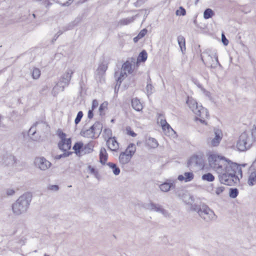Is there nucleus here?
Here are the masks:
<instances>
[{
	"label": "nucleus",
	"mask_w": 256,
	"mask_h": 256,
	"mask_svg": "<svg viewBox=\"0 0 256 256\" xmlns=\"http://www.w3.org/2000/svg\"><path fill=\"white\" fill-rule=\"evenodd\" d=\"M202 178V180L209 182H213L214 180V176L210 172L203 174Z\"/></svg>",
	"instance_id": "a19ab883"
},
{
	"label": "nucleus",
	"mask_w": 256,
	"mask_h": 256,
	"mask_svg": "<svg viewBox=\"0 0 256 256\" xmlns=\"http://www.w3.org/2000/svg\"><path fill=\"white\" fill-rule=\"evenodd\" d=\"M201 59L203 62L208 67L216 68L217 66L222 68L218 60V56L216 54H210L208 52H204L201 55Z\"/></svg>",
	"instance_id": "423d86ee"
},
{
	"label": "nucleus",
	"mask_w": 256,
	"mask_h": 256,
	"mask_svg": "<svg viewBox=\"0 0 256 256\" xmlns=\"http://www.w3.org/2000/svg\"><path fill=\"white\" fill-rule=\"evenodd\" d=\"M162 114H159V116L158 118V122L160 123L162 128H164V126L168 123L165 119H163L162 118Z\"/></svg>",
	"instance_id": "a18cd8bd"
},
{
	"label": "nucleus",
	"mask_w": 256,
	"mask_h": 256,
	"mask_svg": "<svg viewBox=\"0 0 256 256\" xmlns=\"http://www.w3.org/2000/svg\"><path fill=\"white\" fill-rule=\"evenodd\" d=\"M196 116V120H199L202 123L206 124L205 119L209 116L208 110L202 106H199L198 108H196L194 112Z\"/></svg>",
	"instance_id": "9d476101"
},
{
	"label": "nucleus",
	"mask_w": 256,
	"mask_h": 256,
	"mask_svg": "<svg viewBox=\"0 0 256 256\" xmlns=\"http://www.w3.org/2000/svg\"><path fill=\"white\" fill-rule=\"evenodd\" d=\"M74 72L72 70L68 69L61 76L59 83L62 84V91L64 90L66 86H68L69 85Z\"/></svg>",
	"instance_id": "9b49d317"
},
{
	"label": "nucleus",
	"mask_w": 256,
	"mask_h": 256,
	"mask_svg": "<svg viewBox=\"0 0 256 256\" xmlns=\"http://www.w3.org/2000/svg\"><path fill=\"white\" fill-rule=\"evenodd\" d=\"M194 176L192 172H186L184 175H179L178 179L180 181L184 180L185 182L191 181L194 178Z\"/></svg>",
	"instance_id": "412c9836"
},
{
	"label": "nucleus",
	"mask_w": 256,
	"mask_h": 256,
	"mask_svg": "<svg viewBox=\"0 0 256 256\" xmlns=\"http://www.w3.org/2000/svg\"><path fill=\"white\" fill-rule=\"evenodd\" d=\"M98 105V102L97 100H94L92 101V109L94 110Z\"/></svg>",
	"instance_id": "052dcab7"
},
{
	"label": "nucleus",
	"mask_w": 256,
	"mask_h": 256,
	"mask_svg": "<svg viewBox=\"0 0 256 256\" xmlns=\"http://www.w3.org/2000/svg\"><path fill=\"white\" fill-rule=\"evenodd\" d=\"M136 150V147L134 144H130L126 149L125 150V152L128 154L130 155L131 157L134 154Z\"/></svg>",
	"instance_id": "72a5a7b5"
},
{
	"label": "nucleus",
	"mask_w": 256,
	"mask_h": 256,
	"mask_svg": "<svg viewBox=\"0 0 256 256\" xmlns=\"http://www.w3.org/2000/svg\"><path fill=\"white\" fill-rule=\"evenodd\" d=\"M80 134L82 136L92 139H95L98 138V136H96V134L94 131V129L92 126L88 129L83 128L81 130Z\"/></svg>",
	"instance_id": "dca6fc26"
},
{
	"label": "nucleus",
	"mask_w": 256,
	"mask_h": 256,
	"mask_svg": "<svg viewBox=\"0 0 256 256\" xmlns=\"http://www.w3.org/2000/svg\"><path fill=\"white\" fill-rule=\"evenodd\" d=\"M81 21V19L80 18H76L73 22L70 23L66 26L62 28V30H60L57 32V35H58V36L62 34L64 32H66L68 30H70L72 29L75 26H76L79 22Z\"/></svg>",
	"instance_id": "2eb2a0df"
},
{
	"label": "nucleus",
	"mask_w": 256,
	"mask_h": 256,
	"mask_svg": "<svg viewBox=\"0 0 256 256\" xmlns=\"http://www.w3.org/2000/svg\"><path fill=\"white\" fill-rule=\"evenodd\" d=\"M72 140L70 138L66 140H65L60 141L58 144V148L64 152H67L71 148Z\"/></svg>",
	"instance_id": "f3484780"
},
{
	"label": "nucleus",
	"mask_w": 256,
	"mask_h": 256,
	"mask_svg": "<svg viewBox=\"0 0 256 256\" xmlns=\"http://www.w3.org/2000/svg\"><path fill=\"white\" fill-rule=\"evenodd\" d=\"M72 148L74 150V152L76 155L79 156L82 155L83 143L82 142H77L75 143Z\"/></svg>",
	"instance_id": "a878e982"
},
{
	"label": "nucleus",
	"mask_w": 256,
	"mask_h": 256,
	"mask_svg": "<svg viewBox=\"0 0 256 256\" xmlns=\"http://www.w3.org/2000/svg\"><path fill=\"white\" fill-rule=\"evenodd\" d=\"M214 15V12L210 8L206 9L204 12V19H209Z\"/></svg>",
	"instance_id": "c9c22d12"
},
{
	"label": "nucleus",
	"mask_w": 256,
	"mask_h": 256,
	"mask_svg": "<svg viewBox=\"0 0 256 256\" xmlns=\"http://www.w3.org/2000/svg\"><path fill=\"white\" fill-rule=\"evenodd\" d=\"M222 41L224 46H227L228 44V40L226 38L224 34H223L222 35Z\"/></svg>",
	"instance_id": "4d7b16f0"
},
{
	"label": "nucleus",
	"mask_w": 256,
	"mask_h": 256,
	"mask_svg": "<svg viewBox=\"0 0 256 256\" xmlns=\"http://www.w3.org/2000/svg\"><path fill=\"white\" fill-rule=\"evenodd\" d=\"M88 168L90 170V172L91 174H94L95 175H96L98 174V172L95 170L94 168L92 166H88Z\"/></svg>",
	"instance_id": "13d9d810"
},
{
	"label": "nucleus",
	"mask_w": 256,
	"mask_h": 256,
	"mask_svg": "<svg viewBox=\"0 0 256 256\" xmlns=\"http://www.w3.org/2000/svg\"><path fill=\"white\" fill-rule=\"evenodd\" d=\"M131 104L132 106L136 111L140 112L142 110V105L138 98H132L131 100Z\"/></svg>",
	"instance_id": "4be33fe9"
},
{
	"label": "nucleus",
	"mask_w": 256,
	"mask_h": 256,
	"mask_svg": "<svg viewBox=\"0 0 256 256\" xmlns=\"http://www.w3.org/2000/svg\"><path fill=\"white\" fill-rule=\"evenodd\" d=\"M191 210L196 212L199 216L206 222H210L216 220V216L214 212L206 205L202 206L192 205Z\"/></svg>",
	"instance_id": "39448f33"
},
{
	"label": "nucleus",
	"mask_w": 256,
	"mask_h": 256,
	"mask_svg": "<svg viewBox=\"0 0 256 256\" xmlns=\"http://www.w3.org/2000/svg\"><path fill=\"white\" fill-rule=\"evenodd\" d=\"M108 148L112 151H116L118 148V143L115 138H110L106 141Z\"/></svg>",
	"instance_id": "a211bd4d"
},
{
	"label": "nucleus",
	"mask_w": 256,
	"mask_h": 256,
	"mask_svg": "<svg viewBox=\"0 0 256 256\" xmlns=\"http://www.w3.org/2000/svg\"><path fill=\"white\" fill-rule=\"evenodd\" d=\"M234 171L235 172V174H236V172H238V174H240V176L242 177V171L240 168L239 166L238 165V168H234Z\"/></svg>",
	"instance_id": "e2e57ef3"
},
{
	"label": "nucleus",
	"mask_w": 256,
	"mask_h": 256,
	"mask_svg": "<svg viewBox=\"0 0 256 256\" xmlns=\"http://www.w3.org/2000/svg\"><path fill=\"white\" fill-rule=\"evenodd\" d=\"M254 141H256V129L252 130L250 134L244 132L239 136L236 148L239 151H245L252 146Z\"/></svg>",
	"instance_id": "7ed1b4c3"
},
{
	"label": "nucleus",
	"mask_w": 256,
	"mask_h": 256,
	"mask_svg": "<svg viewBox=\"0 0 256 256\" xmlns=\"http://www.w3.org/2000/svg\"><path fill=\"white\" fill-rule=\"evenodd\" d=\"M108 154L104 148H102L100 152V162L102 164H104L108 160Z\"/></svg>",
	"instance_id": "393cba45"
},
{
	"label": "nucleus",
	"mask_w": 256,
	"mask_h": 256,
	"mask_svg": "<svg viewBox=\"0 0 256 256\" xmlns=\"http://www.w3.org/2000/svg\"><path fill=\"white\" fill-rule=\"evenodd\" d=\"M225 188L224 186H220L216 188L215 192L217 195L221 194L224 190Z\"/></svg>",
	"instance_id": "864d4df0"
},
{
	"label": "nucleus",
	"mask_w": 256,
	"mask_h": 256,
	"mask_svg": "<svg viewBox=\"0 0 256 256\" xmlns=\"http://www.w3.org/2000/svg\"><path fill=\"white\" fill-rule=\"evenodd\" d=\"M83 116V113L82 111H80L78 112L76 117L74 120V122L76 124H78L81 120Z\"/></svg>",
	"instance_id": "09e8293b"
},
{
	"label": "nucleus",
	"mask_w": 256,
	"mask_h": 256,
	"mask_svg": "<svg viewBox=\"0 0 256 256\" xmlns=\"http://www.w3.org/2000/svg\"><path fill=\"white\" fill-rule=\"evenodd\" d=\"M34 164L36 166L42 170H46L50 168L51 163L44 157H38L34 160Z\"/></svg>",
	"instance_id": "f8f14e48"
},
{
	"label": "nucleus",
	"mask_w": 256,
	"mask_h": 256,
	"mask_svg": "<svg viewBox=\"0 0 256 256\" xmlns=\"http://www.w3.org/2000/svg\"><path fill=\"white\" fill-rule=\"evenodd\" d=\"M14 193H15V192L12 189H8L6 190V194L8 196H12V195L14 194Z\"/></svg>",
	"instance_id": "0e129e2a"
},
{
	"label": "nucleus",
	"mask_w": 256,
	"mask_h": 256,
	"mask_svg": "<svg viewBox=\"0 0 256 256\" xmlns=\"http://www.w3.org/2000/svg\"><path fill=\"white\" fill-rule=\"evenodd\" d=\"M148 58V54L145 50H142L139 54L138 58V62H144Z\"/></svg>",
	"instance_id": "e433bc0d"
},
{
	"label": "nucleus",
	"mask_w": 256,
	"mask_h": 256,
	"mask_svg": "<svg viewBox=\"0 0 256 256\" xmlns=\"http://www.w3.org/2000/svg\"><path fill=\"white\" fill-rule=\"evenodd\" d=\"M126 134L130 136H131L132 137H135L136 136V134L132 130L130 126H127L126 128Z\"/></svg>",
	"instance_id": "8fccbe9b"
},
{
	"label": "nucleus",
	"mask_w": 256,
	"mask_h": 256,
	"mask_svg": "<svg viewBox=\"0 0 256 256\" xmlns=\"http://www.w3.org/2000/svg\"><path fill=\"white\" fill-rule=\"evenodd\" d=\"M72 154V152H64L62 154L56 156H55V159H56V160H60L61 158H66V157Z\"/></svg>",
	"instance_id": "49530a36"
},
{
	"label": "nucleus",
	"mask_w": 256,
	"mask_h": 256,
	"mask_svg": "<svg viewBox=\"0 0 256 256\" xmlns=\"http://www.w3.org/2000/svg\"><path fill=\"white\" fill-rule=\"evenodd\" d=\"M178 45L180 48L182 53L184 54L186 51V41L184 38L182 36H178Z\"/></svg>",
	"instance_id": "c85d7f7f"
},
{
	"label": "nucleus",
	"mask_w": 256,
	"mask_h": 256,
	"mask_svg": "<svg viewBox=\"0 0 256 256\" xmlns=\"http://www.w3.org/2000/svg\"><path fill=\"white\" fill-rule=\"evenodd\" d=\"M250 171L251 172L248 178V184L250 186H252L256 184V160L250 167Z\"/></svg>",
	"instance_id": "4468645a"
},
{
	"label": "nucleus",
	"mask_w": 256,
	"mask_h": 256,
	"mask_svg": "<svg viewBox=\"0 0 256 256\" xmlns=\"http://www.w3.org/2000/svg\"><path fill=\"white\" fill-rule=\"evenodd\" d=\"M162 128L164 130H168L169 132L170 130H171L172 131H174L172 128L170 127V126L168 123L164 125V128Z\"/></svg>",
	"instance_id": "bf43d9fd"
},
{
	"label": "nucleus",
	"mask_w": 256,
	"mask_h": 256,
	"mask_svg": "<svg viewBox=\"0 0 256 256\" xmlns=\"http://www.w3.org/2000/svg\"><path fill=\"white\" fill-rule=\"evenodd\" d=\"M122 71L131 74L132 72V65L129 61L126 62L122 66Z\"/></svg>",
	"instance_id": "7c9ffc66"
},
{
	"label": "nucleus",
	"mask_w": 256,
	"mask_h": 256,
	"mask_svg": "<svg viewBox=\"0 0 256 256\" xmlns=\"http://www.w3.org/2000/svg\"><path fill=\"white\" fill-rule=\"evenodd\" d=\"M147 144L150 147L152 148H156L158 145L157 140L152 138H148L147 140Z\"/></svg>",
	"instance_id": "58836bf2"
},
{
	"label": "nucleus",
	"mask_w": 256,
	"mask_h": 256,
	"mask_svg": "<svg viewBox=\"0 0 256 256\" xmlns=\"http://www.w3.org/2000/svg\"><path fill=\"white\" fill-rule=\"evenodd\" d=\"M194 84L200 88L202 92H205L206 90L202 87V85L200 84L197 80L194 82Z\"/></svg>",
	"instance_id": "680f3d73"
},
{
	"label": "nucleus",
	"mask_w": 256,
	"mask_h": 256,
	"mask_svg": "<svg viewBox=\"0 0 256 256\" xmlns=\"http://www.w3.org/2000/svg\"><path fill=\"white\" fill-rule=\"evenodd\" d=\"M176 14L177 16H184L186 14V11L185 9L182 7L180 6L179 8V10H178L176 12Z\"/></svg>",
	"instance_id": "de8ad7c7"
},
{
	"label": "nucleus",
	"mask_w": 256,
	"mask_h": 256,
	"mask_svg": "<svg viewBox=\"0 0 256 256\" xmlns=\"http://www.w3.org/2000/svg\"><path fill=\"white\" fill-rule=\"evenodd\" d=\"M186 192L183 190H178L176 191V194L181 199Z\"/></svg>",
	"instance_id": "3c124183"
},
{
	"label": "nucleus",
	"mask_w": 256,
	"mask_h": 256,
	"mask_svg": "<svg viewBox=\"0 0 256 256\" xmlns=\"http://www.w3.org/2000/svg\"><path fill=\"white\" fill-rule=\"evenodd\" d=\"M238 194V190L236 188H230V189L229 196L231 198H236Z\"/></svg>",
	"instance_id": "c03bdc74"
},
{
	"label": "nucleus",
	"mask_w": 256,
	"mask_h": 256,
	"mask_svg": "<svg viewBox=\"0 0 256 256\" xmlns=\"http://www.w3.org/2000/svg\"><path fill=\"white\" fill-rule=\"evenodd\" d=\"M186 104L193 112H195L196 108L197 109L199 107L196 100L192 98L188 97Z\"/></svg>",
	"instance_id": "5701e85b"
},
{
	"label": "nucleus",
	"mask_w": 256,
	"mask_h": 256,
	"mask_svg": "<svg viewBox=\"0 0 256 256\" xmlns=\"http://www.w3.org/2000/svg\"><path fill=\"white\" fill-rule=\"evenodd\" d=\"M91 126L94 129V131L96 134V136L98 137L102 130V124L100 122H96Z\"/></svg>",
	"instance_id": "cd10ccee"
},
{
	"label": "nucleus",
	"mask_w": 256,
	"mask_h": 256,
	"mask_svg": "<svg viewBox=\"0 0 256 256\" xmlns=\"http://www.w3.org/2000/svg\"><path fill=\"white\" fill-rule=\"evenodd\" d=\"M93 110H94L92 109V110H89L88 112V117L90 119H91L93 118V116H94Z\"/></svg>",
	"instance_id": "338daca9"
},
{
	"label": "nucleus",
	"mask_w": 256,
	"mask_h": 256,
	"mask_svg": "<svg viewBox=\"0 0 256 256\" xmlns=\"http://www.w3.org/2000/svg\"><path fill=\"white\" fill-rule=\"evenodd\" d=\"M146 90L147 92V94L148 96L152 94L154 91V87L151 84V80L150 77L148 80V84L146 86Z\"/></svg>",
	"instance_id": "4c0bfd02"
},
{
	"label": "nucleus",
	"mask_w": 256,
	"mask_h": 256,
	"mask_svg": "<svg viewBox=\"0 0 256 256\" xmlns=\"http://www.w3.org/2000/svg\"><path fill=\"white\" fill-rule=\"evenodd\" d=\"M144 208L149 210L160 212L166 217H168L170 214L168 210H166L163 207L158 204H155L150 202L148 204H146Z\"/></svg>",
	"instance_id": "0eeeda50"
},
{
	"label": "nucleus",
	"mask_w": 256,
	"mask_h": 256,
	"mask_svg": "<svg viewBox=\"0 0 256 256\" xmlns=\"http://www.w3.org/2000/svg\"><path fill=\"white\" fill-rule=\"evenodd\" d=\"M222 132L220 130H217L214 131V137L212 138H208L207 140V142L208 146H218L222 140Z\"/></svg>",
	"instance_id": "ddd939ff"
},
{
	"label": "nucleus",
	"mask_w": 256,
	"mask_h": 256,
	"mask_svg": "<svg viewBox=\"0 0 256 256\" xmlns=\"http://www.w3.org/2000/svg\"><path fill=\"white\" fill-rule=\"evenodd\" d=\"M238 168L236 163L231 162V164L224 168L223 172H219V180L222 184L228 186H232L239 182V178L235 175L234 168Z\"/></svg>",
	"instance_id": "f03ea898"
},
{
	"label": "nucleus",
	"mask_w": 256,
	"mask_h": 256,
	"mask_svg": "<svg viewBox=\"0 0 256 256\" xmlns=\"http://www.w3.org/2000/svg\"><path fill=\"white\" fill-rule=\"evenodd\" d=\"M48 189L53 191H58L59 187L58 185H50L48 186Z\"/></svg>",
	"instance_id": "5fc2aeb1"
},
{
	"label": "nucleus",
	"mask_w": 256,
	"mask_h": 256,
	"mask_svg": "<svg viewBox=\"0 0 256 256\" xmlns=\"http://www.w3.org/2000/svg\"><path fill=\"white\" fill-rule=\"evenodd\" d=\"M132 157L125 152H122L119 156V161L122 164H128Z\"/></svg>",
	"instance_id": "aec40b11"
},
{
	"label": "nucleus",
	"mask_w": 256,
	"mask_h": 256,
	"mask_svg": "<svg viewBox=\"0 0 256 256\" xmlns=\"http://www.w3.org/2000/svg\"><path fill=\"white\" fill-rule=\"evenodd\" d=\"M208 160L210 166L218 172H223L224 168L231 164L232 162L224 157L215 154H210Z\"/></svg>",
	"instance_id": "20e7f679"
},
{
	"label": "nucleus",
	"mask_w": 256,
	"mask_h": 256,
	"mask_svg": "<svg viewBox=\"0 0 256 256\" xmlns=\"http://www.w3.org/2000/svg\"><path fill=\"white\" fill-rule=\"evenodd\" d=\"M106 104L105 105L104 103H102L100 105V106L99 108V111L100 112V114L102 115V112L106 108Z\"/></svg>",
	"instance_id": "69168bd1"
},
{
	"label": "nucleus",
	"mask_w": 256,
	"mask_h": 256,
	"mask_svg": "<svg viewBox=\"0 0 256 256\" xmlns=\"http://www.w3.org/2000/svg\"><path fill=\"white\" fill-rule=\"evenodd\" d=\"M188 167H197L202 168L204 166V162L202 156L194 155L192 156L188 162Z\"/></svg>",
	"instance_id": "6e6552de"
},
{
	"label": "nucleus",
	"mask_w": 256,
	"mask_h": 256,
	"mask_svg": "<svg viewBox=\"0 0 256 256\" xmlns=\"http://www.w3.org/2000/svg\"><path fill=\"white\" fill-rule=\"evenodd\" d=\"M145 0H137V1L134 3V5L136 7H139L145 2Z\"/></svg>",
	"instance_id": "6e6d98bb"
},
{
	"label": "nucleus",
	"mask_w": 256,
	"mask_h": 256,
	"mask_svg": "<svg viewBox=\"0 0 256 256\" xmlns=\"http://www.w3.org/2000/svg\"><path fill=\"white\" fill-rule=\"evenodd\" d=\"M107 68H108L107 64L106 63L102 62V64H100L99 65L97 70L100 74H104L106 72Z\"/></svg>",
	"instance_id": "ea45409f"
},
{
	"label": "nucleus",
	"mask_w": 256,
	"mask_h": 256,
	"mask_svg": "<svg viewBox=\"0 0 256 256\" xmlns=\"http://www.w3.org/2000/svg\"><path fill=\"white\" fill-rule=\"evenodd\" d=\"M40 70L38 68H34L32 72V77L34 80L38 79L40 76Z\"/></svg>",
	"instance_id": "37998d69"
},
{
	"label": "nucleus",
	"mask_w": 256,
	"mask_h": 256,
	"mask_svg": "<svg viewBox=\"0 0 256 256\" xmlns=\"http://www.w3.org/2000/svg\"><path fill=\"white\" fill-rule=\"evenodd\" d=\"M58 35H57V34H56L54 36L52 40V42L54 43L58 39Z\"/></svg>",
	"instance_id": "774afa93"
},
{
	"label": "nucleus",
	"mask_w": 256,
	"mask_h": 256,
	"mask_svg": "<svg viewBox=\"0 0 256 256\" xmlns=\"http://www.w3.org/2000/svg\"><path fill=\"white\" fill-rule=\"evenodd\" d=\"M196 116V120H199L202 123L206 124L205 119L209 116L208 110L202 106H199L198 108H196L194 112Z\"/></svg>",
	"instance_id": "1a4fd4ad"
},
{
	"label": "nucleus",
	"mask_w": 256,
	"mask_h": 256,
	"mask_svg": "<svg viewBox=\"0 0 256 256\" xmlns=\"http://www.w3.org/2000/svg\"><path fill=\"white\" fill-rule=\"evenodd\" d=\"M159 188L162 192H168L170 190L175 188V184L174 182L169 180L160 184Z\"/></svg>",
	"instance_id": "6ab92c4d"
},
{
	"label": "nucleus",
	"mask_w": 256,
	"mask_h": 256,
	"mask_svg": "<svg viewBox=\"0 0 256 256\" xmlns=\"http://www.w3.org/2000/svg\"><path fill=\"white\" fill-rule=\"evenodd\" d=\"M137 16L138 15H136L130 18L121 19L119 20L118 24L120 26L128 25L134 22Z\"/></svg>",
	"instance_id": "bb28decb"
},
{
	"label": "nucleus",
	"mask_w": 256,
	"mask_h": 256,
	"mask_svg": "<svg viewBox=\"0 0 256 256\" xmlns=\"http://www.w3.org/2000/svg\"><path fill=\"white\" fill-rule=\"evenodd\" d=\"M38 124V122H36L31 128H30L28 135L30 136V138L33 140H38V136H36V126Z\"/></svg>",
	"instance_id": "b1692460"
},
{
	"label": "nucleus",
	"mask_w": 256,
	"mask_h": 256,
	"mask_svg": "<svg viewBox=\"0 0 256 256\" xmlns=\"http://www.w3.org/2000/svg\"><path fill=\"white\" fill-rule=\"evenodd\" d=\"M147 30L144 28L142 30L138 35L134 38V42H136L140 39L142 38L146 34Z\"/></svg>",
	"instance_id": "79ce46f5"
},
{
	"label": "nucleus",
	"mask_w": 256,
	"mask_h": 256,
	"mask_svg": "<svg viewBox=\"0 0 256 256\" xmlns=\"http://www.w3.org/2000/svg\"><path fill=\"white\" fill-rule=\"evenodd\" d=\"M58 135L59 137L61 139V141L65 140L67 138H66V134L64 132H63L61 130H58Z\"/></svg>",
	"instance_id": "603ef678"
},
{
	"label": "nucleus",
	"mask_w": 256,
	"mask_h": 256,
	"mask_svg": "<svg viewBox=\"0 0 256 256\" xmlns=\"http://www.w3.org/2000/svg\"><path fill=\"white\" fill-rule=\"evenodd\" d=\"M32 199V195L29 192H26L20 196L12 206L14 214L18 216L26 213L29 208Z\"/></svg>",
	"instance_id": "f257e3e1"
},
{
	"label": "nucleus",
	"mask_w": 256,
	"mask_h": 256,
	"mask_svg": "<svg viewBox=\"0 0 256 256\" xmlns=\"http://www.w3.org/2000/svg\"><path fill=\"white\" fill-rule=\"evenodd\" d=\"M126 77H127L126 72L121 70L119 76L116 79V88H115V90H116V86H118V88H119L122 82Z\"/></svg>",
	"instance_id": "2f4dec72"
},
{
	"label": "nucleus",
	"mask_w": 256,
	"mask_h": 256,
	"mask_svg": "<svg viewBox=\"0 0 256 256\" xmlns=\"http://www.w3.org/2000/svg\"><path fill=\"white\" fill-rule=\"evenodd\" d=\"M107 165L112 170L114 174L116 176H118L120 173V169L117 166L116 164L109 162L107 164Z\"/></svg>",
	"instance_id": "473e14b6"
},
{
	"label": "nucleus",
	"mask_w": 256,
	"mask_h": 256,
	"mask_svg": "<svg viewBox=\"0 0 256 256\" xmlns=\"http://www.w3.org/2000/svg\"><path fill=\"white\" fill-rule=\"evenodd\" d=\"M181 199L186 204H191L194 202L192 196L187 192L185 193Z\"/></svg>",
	"instance_id": "f704fd0d"
},
{
	"label": "nucleus",
	"mask_w": 256,
	"mask_h": 256,
	"mask_svg": "<svg viewBox=\"0 0 256 256\" xmlns=\"http://www.w3.org/2000/svg\"><path fill=\"white\" fill-rule=\"evenodd\" d=\"M94 145L92 143H88L85 146L83 145V148L82 150V155L89 154L93 151Z\"/></svg>",
	"instance_id": "c756f323"
}]
</instances>
